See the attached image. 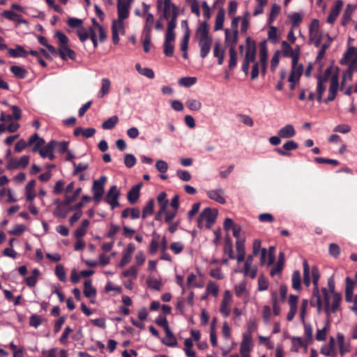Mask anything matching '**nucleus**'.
I'll return each instance as SVG.
<instances>
[{"instance_id": "1", "label": "nucleus", "mask_w": 357, "mask_h": 357, "mask_svg": "<svg viewBox=\"0 0 357 357\" xmlns=\"http://www.w3.org/2000/svg\"><path fill=\"white\" fill-rule=\"evenodd\" d=\"M195 38L198 40L200 56L204 59L209 54L213 45V38L210 35L209 26L206 22L199 24L195 32Z\"/></svg>"}, {"instance_id": "2", "label": "nucleus", "mask_w": 357, "mask_h": 357, "mask_svg": "<svg viewBox=\"0 0 357 357\" xmlns=\"http://www.w3.org/2000/svg\"><path fill=\"white\" fill-rule=\"evenodd\" d=\"M45 142L40 138L37 133L33 134L29 139V146L35 144L32 149L33 152H39L42 158H46L50 152L54 151V140L50 141L46 146H43Z\"/></svg>"}, {"instance_id": "3", "label": "nucleus", "mask_w": 357, "mask_h": 357, "mask_svg": "<svg viewBox=\"0 0 357 357\" xmlns=\"http://www.w3.org/2000/svg\"><path fill=\"white\" fill-rule=\"evenodd\" d=\"M179 15L178 8L171 2V0H164L163 1V12L160 18L168 20L167 26L169 27L171 23L174 24V29H176L177 25V17Z\"/></svg>"}, {"instance_id": "4", "label": "nucleus", "mask_w": 357, "mask_h": 357, "mask_svg": "<svg viewBox=\"0 0 357 357\" xmlns=\"http://www.w3.org/2000/svg\"><path fill=\"white\" fill-rule=\"evenodd\" d=\"M321 292L324 300V311L327 317H329L331 313H335L339 310L342 296L339 293L334 294V295H333V301L331 305L328 290L326 288H322Z\"/></svg>"}, {"instance_id": "5", "label": "nucleus", "mask_w": 357, "mask_h": 357, "mask_svg": "<svg viewBox=\"0 0 357 357\" xmlns=\"http://www.w3.org/2000/svg\"><path fill=\"white\" fill-rule=\"evenodd\" d=\"M174 29V24L171 23L169 27H167V31L165 33L164 42V54L168 57H172L174 54V42L176 38Z\"/></svg>"}, {"instance_id": "6", "label": "nucleus", "mask_w": 357, "mask_h": 357, "mask_svg": "<svg viewBox=\"0 0 357 357\" xmlns=\"http://www.w3.org/2000/svg\"><path fill=\"white\" fill-rule=\"evenodd\" d=\"M204 222H206V227L210 229L215 222L218 211L210 207L205 208L199 215Z\"/></svg>"}, {"instance_id": "7", "label": "nucleus", "mask_w": 357, "mask_h": 357, "mask_svg": "<svg viewBox=\"0 0 357 357\" xmlns=\"http://www.w3.org/2000/svg\"><path fill=\"white\" fill-rule=\"evenodd\" d=\"M106 182V177L102 176L99 179L95 180L93 183L92 192L93 199L96 202H99L105 192L104 185Z\"/></svg>"}, {"instance_id": "8", "label": "nucleus", "mask_w": 357, "mask_h": 357, "mask_svg": "<svg viewBox=\"0 0 357 357\" xmlns=\"http://www.w3.org/2000/svg\"><path fill=\"white\" fill-rule=\"evenodd\" d=\"M257 53L256 42L250 37H248L245 40V54L244 60L250 62H255Z\"/></svg>"}, {"instance_id": "9", "label": "nucleus", "mask_w": 357, "mask_h": 357, "mask_svg": "<svg viewBox=\"0 0 357 357\" xmlns=\"http://www.w3.org/2000/svg\"><path fill=\"white\" fill-rule=\"evenodd\" d=\"M339 87V77L337 73L333 74L330 80V86L328 98L324 100L326 103L335 100Z\"/></svg>"}, {"instance_id": "10", "label": "nucleus", "mask_w": 357, "mask_h": 357, "mask_svg": "<svg viewBox=\"0 0 357 357\" xmlns=\"http://www.w3.org/2000/svg\"><path fill=\"white\" fill-rule=\"evenodd\" d=\"M119 195L120 192L117 190L116 186L112 185L108 190L105 197V201L111 206L112 209H114L115 207L119 206V203L118 201Z\"/></svg>"}, {"instance_id": "11", "label": "nucleus", "mask_w": 357, "mask_h": 357, "mask_svg": "<svg viewBox=\"0 0 357 357\" xmlns=\"http://www.w3.org/2000/svg\"><path fill=\"white\" fill-rule=\"evenodd\" d=\"M298 148V144L296 142L289 140L282 145V148H275L274 151L281 156L290 157L291 155L290 151L296 150Z\"/></svg>"}, {"instance_id": "12", "label": "nucleus", "mask_w": 357, "mask_h": 357, "mask_svg": "<svg viewBox=\"0 0 357 357\" xmlns=\"http://www.w3.org/2000/svg\"><path fill=\"white\" fill-rule=\"evenodd\" d=\"M303 66L302 64H298V59L296 56L294 58L291 63V69L289 77V82H292L293 80L299 81L301 76L303 74Z\"/></svg>"}, {"instance_id": "13", "label": "nucleus", "mask_w": 357, "mask_h": 357, "mask_svg": "<svg viewBox=\"0 0 357 357\" xmlns=\"http://www.w3.org/2000/svg\"><path fill=\"white\" fill-rule=\"evenodd\" d=\"M130 5L128 2H124L123 0H118L117 1V11L118 19L126 20L129 16Z\"/></svg>"}, {"instance_id": "14", "label": "nucleus", "mask_w": 357, "mask_h": 357, "mask_svg": "<svg viewBox=\"0 0 357 357\" xmlns=\"http://www.w3.org/2000/svg\"><path fill=\"white\" fill-rule=\"evenodd\" d=\"M343 3L341 0H337L335 3L334 6L331 10L328 16L327 17V22L329 24H333L337 17L338 16L340 11L342 7Z\"/></svg>"}, {"instance_id": "15", "label": "nucleus", "mask_w": 357, "mask_h": 357, "mask_svg": "<svg viewBox=\"0 0 357 357\" xmlns=\"http://www.w3.org/2000/svg\"><path fill=\"white\" fill-rule=\"evenodd\" d=\"M142 186V183H139L132 186V188L128 191L127 199L131 204L136 203L138 200Z\"/></svg>"}, {"instance_id": "16", "label": "nucleus", "mask_w": 357, "mask_h": 357, "mask_svg": "<svg viewBox=\"0 0 357 357\" xmlns=\"http://www.w3.org/2000/svg\"><path fill=\"white\" fill-rule=\"evenodd\" d=\"M206 194L208 198L220 204H224L226 202L225 199L222 196L224 190L221 188L208 190Z\"/></svg>"}, {"instance_id": "17", "label": "nucleus", "mask_w": 357, "mask_h": 357, "mask_svg": "<svg viewBox=\"0 0 357 357\" xmlns=\"http://www.w3.org/2000/svg\"><path fill=\"white\" fill-rule=\"evenodd\" d=\"M335 341L333 337H331L328 344L321 349V353L326 356L336 357V351L335 349Z\"/></svg>"}, {"instance_id": "18", "label": "nucleus", "mask_w": 357, "mask_h": 357, "mask_svg": "<svg viewBox=\"0 0 357 357\" xmlns=\"http://www.w3.org/2000/svg\"><path fill=\"white\" fill-rule=\"evenodd\" d=\"M278 135L282 139H289L295 136L296 130L292 125L288 124L280 128Z\"/></svg>"}, {"instance_id": "19", "label": "nucleus", "mask_w": 357, "mask_h": 357, "mask_svg": "<svg viewBox=\"0 0 357 357\" xmlns=\"http://www.w3.org/2000/svg\"><path fill=\"white\" fill-rule=\"evenodd\" d=\"M252 342V335L250 334H243V340L241 344L240 353H250Z\"/></svg>"}, {"instance_id": "20", "label": "nucleus", "mask_w": 357, "mask_h": 357, "mask_svg": "<svg viewBox=\"0 0 357 357\" xmlns=\"http://www.w3.org/2000/svg\"><path fill=\"white\" fill-rule=\"evenodd\" d=\"M345 301L347 303L352 301L354 282L349 277L345 279Z\"/></svg>"}, {"instance_id": "21", "label": "nucleus", "mask_w": 357, "mask_h": 357, "mask_svg": "<svg viewBox=\"0 0 357 357\" xmlns=\"http://www.w3.org/2000/svg\"><path fill=\"white\" fill-rule=\"evenodd\" d=\"M236 248L237 251L236 259L238 263H241L245 259V240L238 239L236 241Z\"/></svg>"}, {"instance_id": "22", "label": "nucleus", "mask_w": 357, "mask_h": 357, "mask_svg": "<svg viewBox=\"0 0 357 357\" xmlns=\"http://www.w3.org/2000/svg\"><path fill=\"white\" fill-rule=\"evenodd\" d=\"M59 54L63 60H67L68 59L75 60L76 59L75 52L71 50L68 45L59 49Z\"/></svg>"}, {"instance_id": "23", "label": "nucleus", "mask_w": 357, "mask_h": 357, "mask_svg": "<svg viewBox=\"0 0 357 357\" xmlns=\"http://www.w3.org/2000/svg\"><path fill=\"white\" fill-rule=\"evenodd\" d=\"M8 52L11 57L17 58V57H26L28 52L24 50V48L17 45L15 49L8 48Z\"/></svg>"}, {"instance_id": "24", "label": "nucleus", "mask_w": 357, "mask_h": 357, "mask_svg": "<svg viewBox=\"0 0 357 357\" xmlns=\"http://www.w3.org/2000/svg\"><path fill=\"white\" fill-rule=\"evenodd\" d=\"M154 22V17L151 13H147L145 20V25L143 28V35L151 36L152 26Z\"/></svg>"}, {"instance_id": "25", "label": "nucleus", "mask_w": 357, "mask_h": 357, "mask_svg": "<svg viewBox=\"0 0 357 357\" xmlns=\"http://www.w3.org/2000/svg\"><path fill=\"white\" fill-rule=\"evenodd\" d=\"M282 55L284 57H291L292 61L296 56L298 57V52L294 53V50L287 41H282L281 43Z\"/></svg>"}, {"instance_id": "26", "label": "nucleus", "mask_w": 357, "mask_h": 357, "mask_svg": "<svg viewBox=\"0 0 357 357\" xmlns=\"http://www.w3.org/2000/svg\"><path fill=\"white\" fill-rule=\"evenodd\" d=\"M238 31H233L232 35H231L229 30H225V40L227 43L230 44V47L236 49V45L238 43Z\"/></svg>"}, {"instance_id": "27", "label": "nucleus", "mask_w": 357, "mask_h": 357, "mask_svg": "<svg viewBox=\"0 0 357 357\" xmlns=\"http://www.w3.org/2000/svg\"><path fill=\"white\" fill-rule=\"evenodd\" d=\"M10 70L18 79H24L29 73L25 68L19 66H12Z\"/></svg>"}, {"instance_id": "28", "label": "nucleus", "mask_w": 357, "mask_h": 357, "mask_svg": "<svg viewBox=\"0 0 357 357\" xmlns=\"http://www.w3.org/2000/svg\"><path fill=\"white\" fill-rule=\"evenodd\" d=\"M166 336L167 337V340L165 339L162 340V342L168 347H175L177 345V340L172 332L171 331L169 327L168 328H165V330Z\"/></svg>"}, {"instance_id": "29", "label": "nucleus", "mask_w": 357, "mask_h": 357, "mask_svg": "<svg viewBox=\"0 0 357 357\" xmlns=\"http://www.w3.org/2000/svg\"><path fill=\"white\" fill-rule=\"evenodd\" d=\"M225 12L224 8H220L215 17V23L214 26L215 31L222 29L225 20Z\"/></svg>"}, {"instance_id": "30", "label": "nucleus", "mask_w": 357, "mask_h": 357, "mask_svg": "<svg viewBox=\"0 0 357 357\" xmlns=\"http://www.w3.org/2000/svg\"><path fill=\"white\" fill-rule=\"evenodd\" d=\"M224 252L225 254H227L229 255V259H235V255L233 251V245L232 241L229 236H227L225 238V244H224Z\"/></svg>"}, {"instance_id": "31", "label": "nucleus", "mask_w": 357, "mask_h": 357, "mask_svg": "<svg viewBox=\"0 0 357 357\" xmlns=\"http://www.w3.org/2000/svg\"><path fill=\"white\" fill-rule=\"evenodd\" d=\"M292 288L296 291L301 290V279L299 271H294L291 275Z\"/></svg>"}, {"instance_id": "32", "label": "nucleus", "mask_w": 357, "mask_h": 357, "mask_svg": "<svg viewBox=\"0 0 357 357\" xmlns=\"http://www.w3.org/2000/svg\"><path fill=\"white\" fill-rule=\"evenodd\" d=\"M84 294L86 298L95 297L96 290L93 287L91 280H86L84 283Z\"/></svg>"}, {"instance_id": "33", "label": "nucleus", "mask_w": 357, "mask_h": 357, "mask_svg": "<svg viewBox=\"0 0 357 357\" xmlns=\"http://www.w3.org/2000/svg\"><path fill=\"white\" fill-rule=\"evenodd\" d=\"M303 283L309 287L311 283L310 280V268L307 260H304L303 262Z\"/></svg>"}, {"instance_id": "34", "label": "nucleus", "mask_w": 357, "mask_h": 357, "mask_svg": "<svg viewBox=\"0 0 357 357\" xmlns=\"http://www.w3.org/2000/svg\"><path fill=\"white\" fill-rule=\"evenodd\" d=\"M40 275V271L38 269L35 268L32 271L31 275L25 278V282L26 285L29 287H34L38 281V278Z\"/></svg>"}, {"instance_id": "35", "label": "nucleus", "mask_w": 357, "mask_h": 357, "mask_svg": "<svg viewBox=\"0 0 357 357\" xmlns=\"http://www.w3.org/2000/svg\"><path fill=\"white\" fill-rule=\"evenodd\" d=\"M213 56L218 58V63L222 65L225 59V50H220V44L215 43L213 48Z\"/></svg>"}, {"instance_id": "36", "label": "nucleus", "mask_w": 357, "mask_h": 357, "mask_svg": "<svg viewBox=\"0 0 357 357\" xmlns=\"http://www.w3.org/2000/svg\"><path fill=\"white\" fill-rule=\"evenodd\" d=\"M337 344L339 347V353L343 356L346 353L349 352V346H346L344 344V336L342 333H337Z\"/></svg>"}, {"instance_id": "37", "label": "nucleus", "mask_w": 357, "mask_h": 357, "mask_svg": "<svg viewBox=\"0 0 357 357\" xmlns=\"http://www.w3.org/2000/svg\"><path fill=\"white\" fill-rule=\"evenodd\" d=\"M36 186V181L31 180L30 181L26 186V195L27 201H32L35 197L36 194L34 192V188Z\"/></svg>"}, {"instance_id": "38", "label": "nucleus", "mask_w": 357, "mask_h": 357, "mask_svg": "<svg viewBox=\"0 0 357 357\" xmlns=\"http://www.w3.org/2000/svg\"><path fill=\"white\" fill-rule=\"evenodd\" d=\"M259 57L261 64H266L268 50L266 40L261 42L259 44Z\"/></svg>"}, {"instance_id": "39", "label": "nucleus", "mask_w": 357, "mask_h": 357, "mask_svg": "<svg viewBox=\"0 0 357 357\" xmlns=\"http://www.w3.org/2000/svg\"><path fill=\"white\" fill-rule=\"evenodd\" d=\"M111 86V82L108 78H104L102 79V86L100 90L98 92V96L99 98H102L105 95H107L109 90Z\"/></svg>"}, {"instance_id": "40", "label": "nucleus", "mask_w": 357, "mask_h": 357, "mask_svg": "<svg viewBox=\"0 0 357 357\" xmlns=\"http://www.w3.org/2000/svg\"><path fill=\"white\" fill-rule=\"evenodd\" d=\"M229 68L232 70L236 68L237 63V52L236 49L234 47H229Z\"/></svg>"}, {"instance_id": "41", "label": "nucleus", "mask_w": 357, "mask_h": 357, "mask_svg": "<svg viewBox=\"0 0 357 357\" xmlns=\"http://www.w3.org/2000/svg\"><path fill=\"white\" fill-rule=\"evenodd\" d=\"M160 238V234H158V233L156 232H153V238L151 241V243H150V245H149V252L151 254V255H154L158 249V247H159V243H158V240Z\"/></svg>"}, {"instance_id": "42", "label": "nucleus", "mask_w": 357, "mask_h": 357, "mask_svg": "<svg viewBox=\"0 0 357 357\" xmlns=\"http://www.w3.org/2000/svg\"><path fill=\"white\" fill-rule=\"evenodd\" d=\"M118 121V116H112L102 123V128L105 130H111L117 124Z\"/></svg>"}, {"instance_id": "43", "label": "nucleus", "mask_w": 357, "mask_h": 357, "mask_svg": "<svg viewBox=\"0 0 357 357\" xmlns=\"http://www.w3.org/2000/svg\"><path fill=\"white\" fill-rule=\"evenodd\" d=\"M67 206H65L64 201L63 202H59L54 211V215L61 218H65L68 213V210L66 209Z\"/></svg>"}, {"instance_id": "44", "label": "nucleus", "mask_w": 357, "mask_h": 357, "mask_svg": "<svg viewBox=\"0 0 357 357\" xmlns=\"http://www.w3.org/2000/svg\"><path fill=\"white\" fill-rule=\"evenodd\" d=\"M81 192H82V188H78L74 191V192L73 193L72 195L68 196L66 195L65 196V199H64L65 206H69L70 204L73 203L77 199V197L79 196Z\"/></svg>"}, {"instance_id": "45", "label": "nucleus", "mask_w": 357, "mask_h": 357, "mask_svg": "<svg viewBox=\"0 0 357 357\" xmlns=\"http://www.w3.org/2000/svg\"><path fill=\"white\" fill-rule=\"evenodd\" d=\"M292 345L295 351H298L301 347H307L308 342L304 341L301 337H293L291 338Z\"/></svg>"}, {"instance_id": "46", "label": "nucleus", "mask_w": 357, "mask_h": 357, "mask_svg": "<svg viewBox=\"0 0 357 357\" xmlns=\"http://www.w3.org/2000/svg\"><path fill=\"white\" fill-rule=\"evenodd\" d=\"M54 36L58 39L59 49L68 46L69 39L63 33L57 31H56Z\"/></svg>"}, {"instance_id": "47", "label": "nucleus", "mask_w": 357, "mask_h": 357, "mask_svg": "<svg viewBox=\"0 0 357 357\" xmlns=\"http://www.w3.org/2000/svg\"><path fill=\"white\" fill-rule=\"evenodd\" d=\"M153 207L154 200L151 199L148 201L146 205L143 208L142 218L145 219L148 215H151L153 213Z\"/></svg>"}, {"instance_id": "48", "label": "nucleus", "mask_w": 357, "mask_h": 357, "mask_svg": "<svg viewBox=\"0 0 357 357\" xmlns=\"http://www.w3.org/2000/svg\"><path fill=\"white\" fill-rule=\"evenodd\" d=\"M312 278V284H313V289L319 290L318 282L320 278L319 271L316 266L312 267L311 270Z\"/></svg>"}, {"instance_id": "49", "label": "nucleus", "mask_w": 357, "mask_h": 357, "mask_svg": "<svg viewBox=\"0 0 357 357\" xmlns=\"http://www.w3.org/2000/svg\"><path fill=\"white\" fill-rule=\"evenodd\" d=\"M326 84L323 83L321 80H317V100L320 103L322 102V96L326 91Z\"/></svg>"}, {"instance_id": "50", "label": "nucleus", "mask_w": 357, "mask_h": 357, "mask_svg": "<svg viewBox=\"0 0 357 357\" xmlns=\"http://www.w3.org/2000/svg\"><path fill=\"white\" fill-rule=\"evenodd\" d=\"M280 10H281L280 6H279L276 3H274L272 5L271 9V13H270L269 17H268V23L269 24H272L275 21L276 17L280 13Z\"/></svg>"}, {"instance_id": "51", "label": "nucleus", "mask_w": 357, "mask_h": 357, "mask_svg": "<svg viewBox=\"0 0 357 357\" xmlns=\"http://www.w3.org/2000/svg\"><path fill=\"white\" fill-rule=\"evenodd\" d=\"M197 82V78L195 77H184L178 80V84L185 87H190Z\"/></svg>"}, {"instance_id": "52", "label": "nucleus", "mask_w": 357, "mask_h": 357, "mask_svg": "<svg viewBox=\"0 0 357 357\" xmlns=\"http://www.w3.org/2000/svg\"><path fill=\"white\" fill-rule=\"evenodd\" d=\"M185 104L188 108L192 111H198L202 107V102L195 99H188Z\"/></svg>"}, {"instance_id": "53", "label": "nucleus", "mask_w": 357, "mask_h": 357, "mask_svg": "<svg viewBox=\"0 0 357 357\" xmlns=\"http://www.w3.org/2000/svg\"><path fill=\"white\" fill-rule=\"evenodd\" d=\"M289 18L291 20L293 29L298 27L303 20V16L298 13H294L289 15Z\"/></svg>"}, {"instance_id": "54", "label": "nucleus", "mask_w": 357, "mask_h": 357, "mask_svg": "<svg viewBox=\"0 0 357 357\" xmlns=\"http://www.w3.org/2000/svg\"><path fill=\"white\" fill-rule=\"evenodd\" d=\"M190 37V31L187 29V31H185L184 36L182 38L181 41V51H188L189 39Z\"/></svg>"}, {"instance_id": "55", "label": "nucleus", "mask_w": 357, "mask_h": 357, "mask_svg": "<svg viewBox=\"0 0 357 357\" xmlns=\"http://www.w3.org/2000/svg\"><path fill=\"white\" fill-rule=\"evenodd\" d=\"M146 284L149 288L157 291H160L162 287V282L160 280L151 278H149L146 280Z\"/></svg>"}, {"instance_id": "56", "label": "nucleus", "mask_w": 357, "mask_h": 357, "mask_svg": "<svg viewBox=\"0 0 357 357\" xmlns=\"http://www.w3.org/2000/svg\"><path fill=\"white\" fill-rule=\"evenodd\" d=\"M322 40V34L321 33H310V41L312 43L315 47H318L320 46Z\"/></svg>"}, {"instance_id": "57", "label": "nucleus", "mask_w": 357, "mask_h": 357, "mask_svg": "<svg viewBox=\"0 0 357 357\" xmlns=\"http://www.w3.org/2000/svg\"><path fill=\"white\" fill-rule=\"evenodd\" d=\"M137 162V159L134 155L127 153L124 156V164L128 168L133 167Z\"/></svg>"}, {"instance_id": "58", "label": "nucleus", "mask_w": 357, "mask_h": 357, "mask_svg": "<svg viewBox=\"0 0 357 357\" xmlns=\"http://www.w3.org/2000/svg\"><path fill=\"white\" fill-rule=\"evenodd\" d=\"M55 274L61 282H65L66 280V275L63 266L61 264H58L55 268Z\"/></svg>"}, {"instance_id": "59", "label": "nucleus", "mask_w": 357, "mask_h": 357, "mask_svg": "<svg viewBox=\"0 0 357 357\" xmlns=\"http://www.w3.org/2000/svg\"><path fill=\"white\" fill-rule=\"evenodd\" d=\"M328 252L333 257L337 258L340 255V248L336 243H331L328 247Z\"/></svg>"}, {"instance_id": "60", "label": "nucleus", "mask_w": 357, "mask_h": 357, "mask_svg": "<svg viewBox=\"0 0 357 357\" xmlns=\"http://www.w3.org/2000/svg\"><path fill=\"white\" fill-rule=\"evenodd\" d=\"M56 148L60 153H63L68 151V142L66 141L56 142L54 141V149Z\"/></svg>"}, {"instance_id": "61", "label": "nucleus", "mask_w": 357, "mask_h": 357, "mask_svg": "<svg viewBox=\"0 0 357 357\" xmlns=\"http://www.w3.org/2000/svg\"><path fill=\"white\" fill-rule=\"evenodd\" d=\"M206 291L208 294H212L213 296H217L219 291V287L213 282L210 281L206 286Z\"/></svg>"}, {"instance_id": "62", "label": "nucleus", "mask_w": 357, "mask_h": 357, "mask_svg": "<svg viewBox=\"0 0 357 357\" xmlns=\"http://www.w3.org/2000/svg\"><path fill=\"white\" fill-rule=\"evenodd\" d=\"M42 318L37 314H33L29 319V325L33 328H38L42 324Z\"/></svg>"}, {"instance_id": "63", "label": "nucleus", "mask_w": 357, "mask_h": 357, "mask_svg": "<svg viewBox=\"0 0 357 357\" xmlns=\"http://www.w3.org/2000/svg\"><path fill=\"white\" fill-rule=\"evenodd\" d=\"M277 28L275 26H271L269 27L268 32V37L270 41L273 43H278V36H277Z\"/></svg>"}, {"instance_id": "64", "label": "nucleus", "mask_w": 357, "mask_h": 357, "mask_svg": "<svg viewBox=\"0 0 357 357\" xmlns=\"http://www.w3.org/2000/svg\"><path fill=\"white\" fill-rule=\"evenodd\" d=\"M77 34L79 40L82 43L89 38V33L84 27L79 28L77 31Z\"/></svg>"}]
</instances>
